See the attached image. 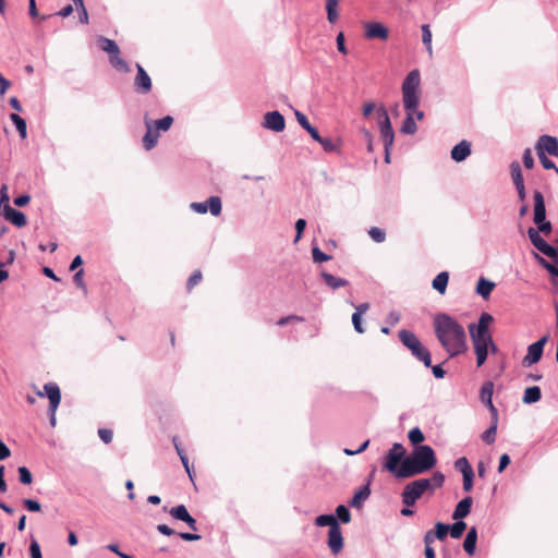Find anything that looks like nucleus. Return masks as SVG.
Returning a JSON list of instances; mask_svg holds the SVG:
<instances>
[{
  "mask_svg": "<svg viewBox=\"0 0 558 558\" xmlns=\"http://www.w3.org/2000/svg\"><path fill=\"white\" fill-rule=\"evenodd\" d=\"M421 31H422V43L425 46L428 54L432 57L433 56V46H432L433 35H432L430 27L428 24H423L421 26Z\"/></svg>",
  "mask_w": 558,
  "mask_h": 558,
  "instance_id": "34",
  "label": "nucleus"
},
{
  "mask_svg": "<svg viewBox=\"0 0 558 558\" xmlns=\"http://www.w3.org/2000/svg\"><path fill=\"white\" fill-rule=\"evenodd\" d=\"M304 318L301 317V316H298V315H289V316H286V317H281L278 322H277V325L278 326H284L289 323H293V322H303Z\"/></svg>",
  "mask_w": 558,
  "mask_h": 558,
  "instance_id": "63",
  "label": "nucleus"
},
{
  "mask_svg": "<svg viewBox=\"0 0 558 558\" xmlns=\"http://www.w3.org/2000/svg\"><path fill=\"white\" fill-rule=\"evenodd\" d=\"M191 209L197 214L210 211L214 217H218L222 210V203L219 196H210L205 202H194L190 205Z\"/></svg>",
  "mask_w": 558,
  "mask_h": 558,
  "instance_id": "11",
  "label": "nucleus"
},
{
  "mask_svg": "<svg viewBox=\"0 0 558 558\" xmlns=\"http://www.w3.org/2000/svg\"><path fill=\"white\" fill-rule=\"evenodd\" d=\"M352 324L356 332L364 333L365 329L362 325V315H359V313H353Z\"/></svg>",
  "mask_w": 558,
  "mask_h": 558,
  "instance_id": "58",
  "label": "nucleus"
},
{
  "mask_svg": "<svg viewBox=\"0 0 558 558\" xmlns=\"http://www.w3.org/2000/svg\"><path fill=\"white\" fill-rule=\"evenodd\" d=\"M262 126L266 130L280 133L286 129V119L279 111H269L264 114Z\"/></svg>",
  "mask_w": 558,
  "mask_h": 558,
  "instance_id": "12",
  "label": "nucleus"
},
{
  "mask_svg": "<svg viewBox=\"0 0 558 558\" xmlns=\"http://www.w3.org/2000/svg\"><path fill=\"white\" fill-rule=\"evenodd\" d=\"M3 218L11 222L13 226L17 228H23L27 223V218L24 213L17 210L10 205L3 206V211L1 213Z\"/></svg>",
  "mask_w": 558,
  "mask_h": 558,
  "instance_id": "14",
  "label": "nucleus"
},
{
  "mask_svg": "<svg viewBox=\"0 0 558 558\" xmlns=\"http://www.w3.org/2000/svg\"><path fill=\"white\" fill-rule=\"evenodd\" d=\"M454 466L462 473V475H465L466 473L470 474V473L474 472L469 460L465 457L459 458L454 462Z\"/></svg>",
  "mask_w": 558,
  "mask_h": 558,
  "instance_id": "44",
  "label": "nucleus"
},
{
  "mask_svg": "<svg viewBox=\"0 0 558 558\" xmlns=\"http://www.w3.org/2000/svg\"><path fill=\"white\" fill-rule=\"evenodd\" d=\"M10 198H9V195H8V187L5 184H3L0 189V208H1V213L3 211V206L4 205H10Z\"/></svg>",
  "mask_w": 558,
  "mask_h": 558,
  "instance_id": "61",
  "label": "nucleus"
},
{
  "mask_svg": "<svg viewBox=\"0 0 558 558\" xmlns=\"http://www.w3.org/2000/svg\"><path fill=\"white\" fill-rule=\"evenodd\" d=\"M466 529V523L462 519L457 520L453 524H449L450 536L452 538H460Z\"/></svg>",
  "mask_w": 558,
  "mask_h": 558,
  "instance_id": "38",
  "label": "nucleus"
},
{
  "mask_svg": "<svg viewBox=\"0 0 558 558\" xmlns=\"http://www.w3.org/2000/svg\"><path fill=\"white\" fill-rule=\"evenodd\" d=\"M535 150L543 168L546 170H555V172L558 174V167L547 157V151L537 144H535Z\"/></svg>",
  "mask_w": 558,
  "mask_h": 558,
  "instance_id": "30",
  "label": "nucleus"
},
{
  "mask_svg": "<svg viewBox=\"0 0 558 558\" xmlns=\"http://www.w3.org/2000/svg\"><path fill=\"white\" fill-rule=\"evenodd\" d=\"M538 232L544 233L545 235H548L553 230V225L550 221L544 219L542 222L536 223Z\"/></svg>",
  "mask_w": 558,
  "mask_h": 558,
  "instance_id": "59",
  "label": "nucleus"
},
{
  "mask_svg": "<svg viewBox=\"0 0 558 558\" xmlns=\"http://www.w3.org/2000/svg\"><path fill=\"white\" fill-rule=\"evenodd\" d=\"M493 320V316L484 312L480 315L477 324L472 323L469 325V332L474 347L477 366H482L487 360L489 343H492L493 340L489 331V325Z\"/></svg>",
  "mask_w": 558,
  "mask_h": 558,
  "instance_id": "4",
  "label": "nucleus"
},
{
  "mask_svg": "<svg viewBox=\"0 0 558 558\" xmlns=\"http://www.w3.org/2000/svg\"><path fill=\"white\" fill-rule=\"evenodd\" d=\"M538 263L554 277L558 278V266L555 264H551L547 262L545 258L541 257L539 255H535Z\"/></svg>",
  "mask_w": 558,
  "mask_h": 558,
  "instance_id": "47",
  "label": "nucleus"
},
{
  "mask_svg": "<svg viewBox=\"0 0 558 558\" xmlns=\"http://www.w3.org/2000/svg\"><path fill=\"white\" fill-rule=\"evenodd\" d=\"M318 143L322 145L323 149L326 153H339L340 151V143L339 142H333L330 138L322 136V138Z\"/></svg>",
  "mask_w": 558,
  "mask_h": 558,
  "instance_id": "39",
  "label": "nucleus"
},
{
  "mask_svg": "<svg viewBox=\"0 0 558 558\" xmlns=\"http://www.w3.org/2000/svg\"><path fill=\"white\" fill-rule=\"evenodd\" d=\"M145 124H146V128H147V131L143 137V146L145 147L146 150H150L153 149L157 143H158V138H159V134L158 132L151 126V122L146 120L145 121Z\"/></svg>",
  "mask_w": 558,
  "mask_h": 558,
  "instance_id": "21",
  "label": "nucleus"
},
{
  "mask_svg": "<svg viewBox=\"0 0 558 558\" xmlns=\"http://www.w3.org/2000/svg\"><path fill=\"white\" fill-rule=\"evenodd\" d=\"M294 114H295V118H296L298 123H299V124H300L304 130H306V129L311 125V123L308 122L307 117H306L304 113H302L301 111L296 110Z\"/></svg>",
  "mask_w": 558,
  "mask_h": 558,
  "instance_id": "64",
  "label": "nucleus"
},
{
  "mask_svg": "<svg viewBox=\"0 0 558 558\" xmlns=\"http://www.w3.org/2000/svg\"><path fill=\"white\" fill-rule=\"evenodd\" d=\"M495 288V283L483 277L480 278L476 286V293L483 299H488Z\"/></svg>",
  "mask_w": 558,
  "mask_h": 558,
  "instance_id": "27",
  "label": "nucleus"
},
{
  "mask_svg": "<svg viewBox=\"0 0 558 558\" xmlns=\"http://www.w3.org/2000/svg\"><path fill=\"white\" fill-rule=\"evenodd\" d=\"M510 173H511V179H512L515 187H520L521 185H524V179L522 175V170H521V166H520L519 161L514 160L510 163Z\"/></svg>",
  "mask_w": 558,
  "mask_h": 558,
  "instance_id": "32",
  "label": "nucleus"
},
{
  "mask_svg": "<svg viewBox=\"0 0 558 558\" xmlns=\"http://www.w3.org/2000/svg\"><path fill=\"white\" fill-rule=\"evenodd\" d=\"M437 463L434 449L428 445L416 446L401 464L399 478H408L430 471Z\"/></svg>",
  "mask_w": 558,
  "mask_h": 558,
  "instance_id": "3",
  "label": "nucleus"
},
{
  "mask_svg": "<svg viewBox=\"0 0 558 558\" xmlns=\"http://www.w3.org/2000/svg\"><path fill=\"white\" fill-rule=\"evenodd\" d=\"M536 144L547 151V154L558 157V140L551 135H542Z\"/></svg>",
  "mask_w": 558,
  "mask_h": 558,
  "instance_id": "18",
  "label": "nucleus"
},
{
  "mask_svg": "<svg viewBox=\"0 0 558 558\" xmlns=\"http://www.w3.org/2000/svg\"><path fill=\"white\" fill-rule=\"evenodd\" d=\"M315 524L317 526H329V529H332V526H336L339 522L333 514H320L315 519Z\"/></svg>",
  "mask_w": 558,
  "mask_h": 558,
  "instance_id": "37",
  "label": "nucleus"
},
{
  "mask_svg": "<svg viewBox=\"0 0 558 558\" xmlns=\"http://www.w3.org/2000/svg\"><path fill=\"white\" fill-rule=\"evenodd\" d=\"M312 257H313L314 263L328 262L332 258L330 255L320 251V248L318 246H314L312 248Z\"/></svg>",
  "mask_w": 558,
  "mask_h": 558,
  "instance_id": "49",
  "label": "nucleus"
},
{
  "mask_svg": "<svg viewBox=\"0 0 558 558\" xmlns=\"http://www.w3.org/2000/svg\"><path fill=\"white\" fill-rule=\"evenodd\" d=\"M476 542H477V530L475 526H472L464 538L463 542V549L466 551L468 555L472 556L475 553L476 549Z\"/></svg>",
  "mask_w": 558,
  "mask_h": 558,
  "instance_id": "24",
  "label": "nucleus"
},
{
  "mask_svg": "<svg viewBox=\"0 0 558 558\" xmlns=\"http://www.w3.org/2000/svg\"><path fill=\"white\" fill-rule=\"evenodd\" d=\"M320 277L323 278L326 286L331 290H337L342 287L349 286V281L347 279L336 277L326 270L320 271Z\"/></svg>",
  "mask_w": 558,
  "mask_h": 558,
  "instance_id": "22",
  "label": "nucleus"
},
{
  "mask_svg": "<svg viewBox=\"0 0 558 558\" xmlns=\"http://www.w3.org/2000/svg\"><path fill=\"white\" fill-rule=\"evenodd\" d=\"M448 281L449 274L447 271H441L434 278L432 286L439 294H445Z\"/></svg>",
  "mask_w": 558,
  "mask_h": 558,
  "instance_id": "28",
  "label": "nucleus"
},
{
  "mask_svg": "<svg viewBox=\"0 0 558 558\" xmlns=\"http://www.w3.org/2000/svg\"><path fill=\"white\" fill-rule=\"evenodd\" d=\"M98 436L105 444H109L112 441L113 433L108 428H99Z\"/></svg>",
  "mask_w": 558,
  "mask_h": 558,
  "instance_id": "60",
  "label": "nucleus"
},
{
  "mask_svg": "<svg viewBox=\"0 0 558 558\" xmlns=\"http://www.w3.org/2000/svg\"><path fill=\"white\" fill-rule=\"evenodd\" d=\"M29 555H31V558H43L39 543L34 537H32V539H31Z\"/></svg>",
  "mask_w": 558,
  "mask_h": 558,
  "instance_id": "51",
  "label": "nucleus"
},
{
  "mask_svg": "<svg viewBox=\"0 0 558 558\" xmlns=\"http://www.w3.org/2000/svg\"><path fill=\"white\" fill-rule=\"evenodd\" d=\"M404 447L395 442L385 457L384 468L399 478V472L403 460L408 457Z\"/></svg>",
  "mask_w": 558,
  "mask_h": 558,
  "instance_id": "7",
  "label": "nucleus"
},
{
  "mask_svg": "<svg viewBox=\"0 0 558 558\" xmlns=\"http://www.w3.org/2000/svg\"><path fill=\"white\" fill-rule=\"evenodd\" d=\"M432 481V487H433V492L435 490V488H438V487H441L444 485V482H445V475L437 471V472H434L432 478H429Z\"/></svg>",
  "mask_w": 558,
  "mask_h": 558,
  "instance_id": "54",
  "label": "nucleus"
},
{
  "mask_svg": "<svg viewBox=\"0 0 558 558\" xmlns=\"http://www.w3.org/2000/svg\"><path fill=\"white\" fill-rule=\"evenodd\" d=\"M434 533L437 539L444 541L447 537L448 533L450 534L449 524L437 522L435 524Z\"/></svg>",
  "mask_w": 558,
  "mask_h": 558,
  "instance_id": "46",
  "label": "nucleus"
},
{
  "mask_svg": "<svg viewBox=\"0 0 558 558\" xmlns=\"http://www.w3.org/2000/svg\"><path fill=\"white\" fill-rule=\"evenodd\" d=\"M473 499L471 496H466L463 499H461L458 505L456 506V509L452 513L453 520H460L469 515L471 512Z\"/></svg>",
  "mask_w": 558,
  "mask_h": 558,
  "instance_id": "20",
  "label": "nucleus"
},
{
  "mask_svg": "<svg viewBox=\"0 0 558 558\" xmlns=\"http://www.w3.org/2000/svg\"><path fill=\"white\" fill-rule=\"evenodd\" d=\"M493 392H494V384L492 381L484 383L481 388V391H480V398H481V401L486 407L494 404L493 403Z\"/></svg>",
  "mask_w": 558,
  "mask_h": 558,
  "instance_id": "31",
  "label": "nucleus"
},
{
  "mask_svg": "<svg viewBox=\"0 0 558 558\" xmlns=\"http://www.w3.org/2000/svg\"><path fill=\"white\" fill-rule=\"evenodd\" d=\"M496 434H497V428H495V426H489L482 435H481V439L487 444V445H492L495 442L496 440Z\"/></svg>",
  "mask_w": 558,
  "mask_h": 558,
  "instance_id": "50",
  "label": "nucleus"
},
{
  "mask_svg": "<svg viewBox=\"0 0 558 558\" xmlns=\"http://www.w3.org/2000/svg\"><path fill=\"white\" fill-rule=\"evenodd\" d=\"M427 490L433 492L432 481L428 478H418L407 484L401 494L403 505L408 507L414 506L416 500Z\"/></svg>",
  "mask_w": 558,
  "mask_h": 558,
  "instance_id": "6",
  "label": "nucleus"
},
{
  "mask_svg": "<svg viewBox=\"0 0 558 558\" xmlns=\"http://www.w3.org/2000/svg\"><path fill=\"white\" fill-rule=\"evenodd\" d=\"M305 227H306V220L305 219L300 218V219H298L295 221L296 234H295L294 243L299 242V240L302 238V234L304 232Z\"/></svg>",
  "mask_w": 558,
  "mask_h": 558,
  "instance_id": "57",
  "label": "nucleus"
},
{
  "mask_svg": "<svg viewBox=\"0 0 558 558\" xmlns=\"http://www.w3.org/2000/svg\"><path fill=\"white\" fill-rule=\"evenodd\" d=\"M451 158L457 162L464 161L471 155V143L466 140L461 141L451 149Z\"/></svg>",
  "mask_w": 558,
  "mask_h": 558,
  "instance_id": "17",
  "label": "nucleus"
},
{
  "mask_svg": "<svg viewBox=\"0 0 558 558\" xmlns=\"http://www.w3.org/2000/svg\"><path fill=\"white\" fill-rule=\"evenodd\" d=\"M10 120L12 121V123L15 125L21 138H26L27 137V124H26V121L21 117L19 116L17 113H11L10 114Z\"/></svg>",
  "mask_w": 558,
  "mask_h": 558,
  "instance_id": "33",
  "label": "nucleus"
},
{
  "mask_svg": "<svg viewBox=\"0 0 558 558\" xmlns=\"http://www.w3.org/2000/svg\"><path fill=\"white\" fill-rule=\"evenodd\" d=\"M368 235L376 243H383L386 240V232L383 229L378 228V227H372L368 230Z\"/></svg>",
  "mask_w": 558,
  "mask_h": 558,
  "instance_id": "48",
  "label": "nucleus"
},
{
  "mask_svg": "<svg viewBox=\"0 0 558 558\" xmlns=\"http://www.w3.org/2000/svg\"><path fill=\"white\" fill-rule=\"evenodd\" d=\"M45 393L38 392V396L44 397L45 395L49 399V420L51 426L56 425V412L61 401L60 388L54 383H48L44 385Z\"/></svg>",
  "mask_w": 558,
  "mask_h": 558,
  "instance_id": "9",
  "label": "nucleus"
},
{
  "mask_svg": "<svg viewBox=\"0 0 558 558\" xmlns=\"http://www.w3.org/2000/svg\"><path fill=\"white\" fill-rule=\"evenodd\" d=\"M169 513L172 518L179 521H184L190 515L186 507L184 505H179L169 510Z\"/></svg>",
  "mask_w": 558,
  "mask_h": 558,
  "instance_id": "40",
  "label": "nucleus"
},
{
  "mask_svg": "<svg viewBox=\"0 0 558 558\" xmlns=\"http://www.w3.org/2000/svg\"><path fill=\"white\" fill-rule=\"evenodd\" d=\"M73 282L82 289L85 293L87 292L86 284L84 282V270L78 269L73 276Z\"/></svg>",
  "mask_w": 558,
  "mask_h": 558,
  "instance_id": "52",
  "label": "nucleus"
},
{
  "mask_svg": "<svg viewBox=\"0 0 558 558\" xmlns=\"http://www.w3.org/2000/svg\"><path fill=\"white\" fill-rule=\"evenodd\" d=\"M376 118L384 146L392 147L395 141V131L392 129L387 109L383 106L377 108Z\"/></svg>",
  "mask_w": 558,
  "mask_h": 558,
  "instance_id": "8",
  "label": "nucleus"
},
{
  "mask_svg": "<svg viewBox=\"0 0 558 558\" xmlns=\"http://www.w3.org/2000/svg\"><path fill=\"white\" fill-rule=\"evenodd\" d=\"M542 398V391L538 386L527 387L524 391L522 401L525 404H532L539 401Z\"/></svg>",
  "mask_w": 558,
  "mask_h": 558,
  "instance_id": "29",
  "label": "nucleus"
},
{
  "mask_svg": "<svg viewBox=\"0 0 558 558\" xmlns=\"http://www.w3.org/2000/svg\"><path fill=\"white\" fill-rule=\"evenodd\" d=\"M337 521L340 520L342 523H349L351 521V513L347 506L339 505L336 508V515Z\"/></svg>",
  "mask_w": 558,
  "mask_h": 558,
  "instance_id": "43",
  "label": "nucleus"
},
{
  "mask_svg": "<svg viewBox=\"0 0 558 558\" xmlns=\"http://www.w3.org/2000/svg\"><path fill=\"white\" fill-rule=\"evenodd\" d=\"M202 280V272L199 270H195L190 278L187 279L186 287L189 290L198 284Z\"/></svg>",
  "mask_w": 558,
  "mask_h": 558,
  "instance_id": "55",
  "label": "nucleus"
},
{
  "mask_svg": "<svg viewBox=\"0 0 558 558\" xmlns=\"http://www.w3.org/2000/svg\"><path fill=\"white\" fill-rule=\"evenodd\" d=\"M17 473H19V481L23 485H29L33 483V475L26 466H19Z\"/></svg>",
  "mask_w": 558,
  "mask_h": 558,
  "instance_id": "45",
  "label": "nucleus"
},
{
  "mask_svg": "<svg viewBox=\"0 0 558 558\" xmlns=\"http://www.w3.org/2000/svg\"><path fill=\"white\" fill-rule=\"evenodd\" d=\"M543 254L558 263V247L548 244L543 251Z\"/></svg>",
  "mask_w": 558,
  "mask_h": 558,
  "instance_id": "62",
  "label": "nucleus"
},
{
  "mask_svg": "<svg viewBox=\"0 0 558 558\" xmlns=\"http://www.w3.org/2000/svg\"><path fill=\"white\" fill-rule=\"evenodd\" d=\"M533 198H534L533 221L536 225L538 222H542L544 219H546V206H545L544 195L541 191L535 190L533 193Z\"/></svg>",
  "mask_w": 558,
  "mask_h": 558,
  "instance_id": "16",
  "label": "nucleus"
},
{
  "mask_svg": "<svg viewBox=\"0 0 558 558\" xmlns=\"http://www.w3.org/2000/svg\"><path fill=\"white\" fill-rule=\"evenodd\" d=\"M408 437H409V440L411 441V444L414 445L415 447L421 446V442H423L425 439L423 432L417 426L413 427L409 432Z\"/></svg>",
  "mask_w": 558,
  "mask_h": 558,
  "instance_id": "42",
  "label": "nucleus"
},
{
  "mask_svg": "<svg viewBox=\"0 0 558 558\" xmlns=\"http://www.w3.org/2000/svg\"><path fill=\"white\" fill-rule=\"evenodd\" d=\"M547 341L548 336L545 335L541 339H538L537 341L527 347L526 355L522 360V365L524 367L532 366L539 362L544 352V347L547 343Z\"/></svg>",
  "mask_w": 558,
  "mask_h": 558,
  "instance_id": "10",
  "label": "nucleus"
},
{
  "mask_svg": "<svg viewBox=\"0 0 558 558\" xmlns=\"http://www.w3.org/2000/svg\"><path fill=\"white\" fill-rule=\"evenodd\" d=\"M538 230L535 228H529L527 230V236L531 241V243L534 245L535 248H537L541 253L546 248L548 243L541 236Z\"/></svg>",
  "mask_w": 558,
  "mask_h": 558,
  "instance_id": "25",
  "label": "nucleus"
},
{
  "mask_svg": "<svg viewBox=\"0 0 558 558\" xmlns=\"http://www.w3.org/2000/svg\"><path fill=\"white\" fill-rule=\"evenodd\" d=\"M371 495V488L369 483L361 486L359 490L353 495L350 506L352 508L360 509L363 506V502L369 497Z\"/></svg>",
  "mask_w": 558,
  "mask_h": 558,
  "instance_id": "23",
  "label": "nucleus"
},
{
  "mask_svg": "<svg viewBox=\"0 0 558 558\" xmlns=\"http://www.w3.org/2000/svg\"><path fill=\"white\" fill-rule=\"evenodd\" d=\"M328 547L333 554H339L343 548V536L339 524L328 531Z\"/></svg>",
  "mask_w": 558,
  "mask_h": 558,
  "instance_id": "15",
  "label": "nucleus"
},
{
  "mask_svg": "<svg viewBox=\"0 0 558 558\" xmlns=\"http://www.w3.org/2000/svg\"><path fill=\"white\" fill-rule=\"evenodd\" d=\"M434 331L449 357H456L466 351V333L456 318L446 313L437 314L434 318Z\"/></svg>",
  "mask_w": 558,
  "mask_h": 558,
  "instance_id": "1",
  "label": "nucleus"
},
{
  "mask_svg": "<svg viewBox=\"0 0 558 558\" xmlns=\"http://www.w3.org/2000/svg\"><path fill=\"white\" fill-rule=\"evenodd\" d=\"M136 70L134 90L138 94L147 95L151 90V78L140 63H136Z\"/></svg>",
  "mask_w": 558,
  "mask_h": 558,
  "instance_id": "13",
  "label": "nucleus"
},
{
  "mask_svg": "<svg viewBox=\"0 0 558 558\" xmlns=\"http://www.w3.org/2000/svg\"><path fill=\"white\" fill-rule=\"evenodd\" d=\"M150 122H151V126L157 132H159V131L166 132L171 128V125L173 123V118L171 116H166L161 119L150 121Z\"/></svg>",
  "mask_w": 558,
  "mask_h": 558,
  "instance_id": "36",
  "label": "nucleus"
},
{
  "mask_svg": "<svg viewBox=\"0 0 558 558\" xmlns=\"http://www.w3.org/2000/svg\"><path fill=\"white\" fill-rule=\"evenodd\" d=\"M23 506L31 512H39L41 510V505L35 499H24Z\"/></svg>",
  "mask_w": 558,
  "mask_h": 558,
  "instance_id": "53",
  "label": "nucleus"
},
{
  "mask_svg": "<svg viewBox=\"0 0 558 558\" xmlns=\"http://www.w3.org/2000/svg\"><path fill=\"white\" fill-rule=\"evenodd\" d=\"M365 35L367 38H379L381 40H386L389 37L388 29L378 22L367 24Z\"/></svg>",
  "mask_w": 558,
  "mask_h": 558,
  "instance_id": "19",
  "label": "nucleus"
},
{
  "mask_svg": "<svg viewBox=\"0 0 558 558\" xmlns=\"http://www.w3.org/2000/svg\"><path fill=\"white\" fill-rule=\"evenodd\" d=\"M522 159H523V165H524V167L526 169H533V167H534V159H533V156H532L531 148H525V150L523 151Z\"/></svg>",
  "mask_w": 558,
  "mask_h": 558,
  "instance_id": "56",
  "label": "nucleus"
},
{
  "mask_svg": "<svg viewBox=\"0 0 558 558\" xmlns=\"http://www.w3.org/2000/svg\"><path fill=\"white\" fill-rule=\"evenodd\" d=\"M399 339L402 344L411 351V354L417 361L422 362L425 367L432 366V354L429 350L423 345L414 332L402 329L399 331Z\"/></svg>",
  "mask_w": 558,
  "mask_h": 558,
  "instance_id": "5",
  "label": "nucleus"
},
{
  "mask_svg": "<svg viewBox=\"0 0 558 558\" xmlns=\"http://www.w3.org/2000/svg\"><path fill=\"white\" fill-rule=\"evenodd\" d=\"M338 4L339 0H326L327 20L330 24H335L339 17Z\"/></svg>",
  "mask_w": 558,
  "mask_h": 558,
  "instance_id": "35",
  "label": "nucleus"
},
{
  "mask_svg": "<svg viewBox=\"0 0 558 558\" xmlns=\"http://www.w3.org/2000/svg\"><path fill=\"white\" fill-rule=\"evenodd\" d=\"M420 84L421 75L420 71L416 69L409 72L402 83V101L407 116L400 131L407 135H413L417 131L414 111L420 105Z\"/></svg>",
  "mask_w": 558,
  "mask_h": 558,
  "instance_id": "2",
  "label": "nucleus"
},
{
  "mask_svg": "<svg viewBox=\"0 0 558 558\" xmlns=\"http://www.w3.org/2000/svg\"><path fill=\"white\" fill-rule=\"evenodd\" d=\"M98 46L101 50L109 53V57L111 54H120V49L117 43L112 39H109L107 37L100 36L97 39Z\"/></svg>",
  "mask_w": 558,
  "mask_h": 558,
  "instance_id": "26",
  "label": "nucleus"
},
{
  "mask_svg": "<svg viewBox=\"0 0 558 558\" xmlns=\"http://www.w3.org/2000/svg\"><path fill=\"white\" fill-rule=\"evenodd\" d=\"M110 63L121 72H130L128 62L119 57V54H111L109 57Z\"/></svg>",
  "mask_w": 558,
  "mask_h": 558,
  "instance_id": "41",
  "label": "nucleus"
}]
</instances>
